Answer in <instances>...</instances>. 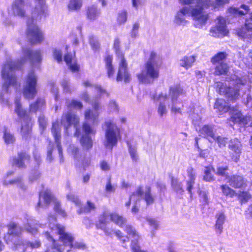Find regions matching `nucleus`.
Masks as SVG:
<instances>
[{"mask_svg":"<svg viewBox=\"0 0 252 252\" xmlns=\"http://www.w3.org/2000/svg\"><path fill=\"white\" fill-rule=\"evenodd\" d=\"M68 153L73 157L74 159L78 160L80 158V154L79 152V149L77 146H76L74 144H70L68 149Z\"/></svg>","mask_w":252,"mask_h":252,"instance_id":"40","label":"nucleus"},{"mask_svg":"<svg viewBox=\"0 0 252 252\" xmlns=\"http://www.w3.org/2000/svg\"><path fill=\"white\" fill-rule=\"evenodd\" d=\"M66 105L69 108H73L75 109H81L83 107L82 103L77 100H67L66 102Z\"/></svg>","mask_w":252,"mask_h":252,"instance_id":"52","label":"nucleus"},{"mask_svg":"<svg viewBox=\"0 0 252 252\" xmlns=\"http://www.w3.org/2000/svg\"><path fill=\"white\" fill-rule=\"evenodd\" d=\"M161 58L154 52H152L142 72L137 74L139 81L144 84L153 83L159 77V68L161 64Z\"/></svg>","mask_w":252,"mask_h":252,"instance_id":"4","label":"nucleus"},{"mask_svg":"<svg viewBox=\"0 0 252 252\" xmlns=\"http://www.w3.org/2000/svg\"><path fill=\"white\" fill-rule=\"evenodd\" d=\"M85 119L87 121H91L93 124L97 123L98 113L97 112H93L89 109L85 111Z\"/></svg>","mask_w":252,"mask_h":252,"instance_id":"35","label":"nucleus"},{"mask_svg":"<svg viewBox=\"0 0 252 252\" xmlns=\"http://www.w3.org/2000/svg\"><path fill=\"white\" fill-rule=\"evenodd\" d=\"M220 189L223 194L226 196H229L232 198L237 195V193L236 191L226 185H221Z\"/></svg>","mask_w":252,"mask_h":252,"instance_id":"38","label":"nucleus"},{"mask_svg":"<svg viewBox=\"0 0 252 252\" xmlns=\"http://www.w3.org/2000/svg\"><path fill=\"white\" fill-rule=\"evenodd\" d=\"M211 170L209 167H206L204 170V176L203 179L207 182H211L214 180L213 176L211 173Z\"/></svg>","mask_w":252,"mask_h":252,"instance_id":"59","label":"nucleus"},{"mask_svg":"<svg viewBox=\"0 0 252 252\" xmlns=\"http://www.w3.org/2000/svg\"><path fill=\"white\" fill-rule=\"evenodd\" d=\"M26 5L24 0H15L12 6V11L14 15L21 17L26 14Z\"/></svg>","mask_w":252,"mask_h":252,"instance_id":"20","label":"nucleus"},{"mask_svg":"<svg viewBox=\"0 0 252 252\" xmlns=\"http://www.w3.org/2000/svg\"><path fill=\"white\" fill-rule=\"evenodd\" d=\"M35 6L32 12V18L37 21L41 19V16L44 15L47 9L45 4L44 0H35Z\"/></svg>","mask_w":252,"mask_h":252,"instance_id":"18","label":"nucleus"},{"mask_svg":"<svg viewBox=\"0 0 252 252\" xmlns=\"http://www.w3.org/2000/svg\"><path fill=\"white\" fill-rule=\"evenodd\" d=\"M127 13L126 11H122L119 13L118 17V22L119 24H122L125 23L126 21Z\"/></svg>","mask_w":252,"mask_h":252,"instance_id":"63","label":"nucleus"},{"mask_svg":"<svg viewBox=\"0 0 252 252\" xmlns=\"http://www.w3.org/2000/svg\"><path fill=\"white\" fill-rule=\"evenodd\" d=\"M8 184H15L23 189H26V186L23 184L22 179L20 178H18L16 179L12 180L8 182H7L6 179H5L3 181V185H8Z\"/></svg>","mask_w":252,"mask_h":252,"instance_id":"47","label":"nucleus"},{"mask_svg":"<svg viewBox=\"0 0 252 252\" xmlns=\"http://www.w3.org/2000/svg\"><path fill=\"white\" fill-rule=\"evenodd\" d=\"M51 201H53L54 203V210L63 217H65L66 216L65 213L60 207V202L54 198L50 190L48 189L42 191L40 193L36 208L46 207Z\"/></svg>","mask_w":252,"mask_h":252,"instance_id":"7","label":"nucleus"},{"mask_svg":"<svg viewBox=\"0 0 252 252\" xmlns=\"http://www.w3.org/2000/svg\"><path fill=\"white\" fill-rule=\"evenodd\" d=\"M125 230L129 236L132 239L131 243H132V240H134V243H138L139 236L136 231L132 226L130 225H126Z\"/></svg>","mask_w":252,"mask_h":252,"instance_id":"34","label":"nucleus"},{"mask_svg":"<svg viewBox=\"0 0 252 252\" xmlns=\"http://www.w3.org/2000/svg\"><path fill=\"white\" fill-rule=\"evenodd\" d=\"M39 225L34 224L32 222H28L24 225V230L32 235H35L37 232V228Z\"/></svg>","mask_w":252,"mask_h":252,"instance_id":"42","label":"nucleus"},{"mask_svg":"<svg viewBox=\"0 0 252 252\" xmlns=\"http://www.w3.org/2000/svg\"><path fill=\"white\" fill-rule=\"evenodd\" d=\"M154 100L155 101H159V102L158 110L159 115L161 117L163 115L166 114L167 109L165 103L168 104L169 101H170L167 95L166 94H160L158 95V96H155L154 97Z\"/></svg>","mask_w":252,"mask_h":252,"instance_id":"19","label":"nucleus"},{"mask_svg":"<svg viewBox=\"0 0 252 252\" xmlns=\"http://www.w3.org/2000/svg\"><path fill=\"white\" fill-rule=\"evenodd\" d=\"M90 44L94 50H97L99 48V44L95 37L94 36H90L89 37Z\"/></svg>","mask_w":252,"mask_h":252,"instance_id":"58","label":"nucleus"},{"mask_svg":"<svg viewBox=\"0 0 252 252\" xmlns=\"http://www.w3.org/2000/svg\"><path fill=\"white\" fill-rule=\"evenodd\" d=\"M120 41L119 39H115L114 42V48L115 50L118 60H121V56H122V58H124L123 54L120 50Z\"/></svg>","mask_w":252,"mask_h":252,"instance_id":"56","label":"nucleus"},{"mask_svg":"<svg viewBox=\"0 0 252 252\" xmlns=\"http://www.w3.org/2000/svg\"><path fill=\"white\" fill-rule=\"evenodd\" d=\"M239 199L242 202H247L252 198V195L247 191H239L237 193Z\"/></svg>","mask_w":252,"mask_h":252,"instance_id":"55","label":"nucleus"},{"mask_svg":"<svg viewBox=\"0 0 252 252\" xmlns=\"http://www.w3.org/2000/svg\"><path fill=\"white\" fill-rule=\"evenodd\" d=\"M227 55L224 52H220L217 54L212 59V62L213 63H218L219 64L223 63V61L226 58Z\"/></svg>","mask_w":252,"mask_h":252,"instance_id":"50","label":"nucleus"},{"mask_svg":"<svg viewBox=\"0 0 252 252\" xmlns=\"http://www.w3.org/2000/svg\"><path fill=\"white\" fill-rule=\"evenodd\" d=\"M105 140L104 145L111 149L115 146L120 137V130L118 126L111 121L105 122Z\"/></svg>","mask_w":252,"mask_h":252,"instance_id":"5","label":"nucleus"},{"mask_svg":"<svg viewBox=\"0 0 252 252\" xmlns=\"http://www.w3.org/2000/svg\"><path fill=\"white\" fill-rule=\"evenodd\" d=\"M113 58L111 56H107L105 58V67L107 70V75L109 78L112 77L114 74V68L112 64Z\"/></svg>","mask_w":252,"mask_h":252,"instance_id":"32","label":"nucleus"},{"mask_svg":"<svg viewBox=\"0 0 252 252\" xmlns=\"http://www.w3.org/2000/svg\"><path fill=\"white\" fill-rule=\"evenodd\" d=\"M218 87L219 88L220 94H227L228 97H231L232 99L236 98L239 95L238 92L240 87L238 85L233 88L231 87H226L222 83L219 82L218 84Z\"/></svg>","mask_w":252,"mask_h":252,"instance_id":"17","label":"nucleus"},{"mask_svg":"<svg viewBox=\"0 0 252 252\" xmlns=\"http://www.w3.org/2000/svg\"><path fill=\"white\" fill-rule=\"evenodd\" d=\"M214 108L222 113L227 112L229 108H230L228 103L223 99H217Z\"/></svg>","mask_w":252,"mask_h":252,"instance_id":"30","label":"nucleus"},{"mask_svg":"<svg viewBox=\"0 0 252 252\" xmlns=\"http://www.w3.org/2000/svg\"><path fill=\"white\" fill-rule=\"evenodd\" d=\"M228 147L231 150L230 154L232 159L235 162H237L242 150V145L240 142L236 138L232 139L229 142Z\"/></svg>","mask_w":252,"mask_h":252,"instance_id":"15","label":"nucleus"},{"mask_svg":"<svg viewBox=\"0 0 252 252\" xmlns=\"http://www.w3.org/2000/svg\"><path fill=\"white\" fill-rule=\"evenodd\" d=\"M215 218V230L217 234H220L223 229V225L225 221L226 216L223 212H219L216 214Z\"/></svg>","mask_w":252,"mask_h":252,"instance_id":"25","label":"nucleus"},{"mask_svg":"<svg viewBox=\"0 0 252 252\" xmlns=\"http://www.w3.org/2000/svg\"><path fill=\"white\" fill-rule=\"evenodd\" d=\"M83 85L85 87H93L95 88L98 92H99L100 94H106L108 96L109 94L106 92V91L102 89L100 86L95 85V84H92L88 80H85L82 83Z\"/></svg>","mask_w":252,"mask_h":252,"instance_id":"45","label":"nucleus"},{"mask_svg":"<svg viewBox=\"0 0 252 252\" xmlns=\"http://www.w3.org/2000/svg\"><path fill=\"white\" fill-rule=\"evenodd\" d=\"M229 113L231 115L230 121L234 123L242 124L246 125L248 123V118L242 115L241 113L236 108L232 107L230 108Z\"/></svg>","mask_w":252,"mask_h":252,"instance_id":"21","label":"nucleus"},{"mask_svg":"<svg viewBox=\"0 0 252 252\" xmlns=\"http://www.w3.org/2000/svg\"><path fill=\"white\" fill-rule=\"evenodd\" d=\"M171 185L174 190L177 193H181L183 192L181 184L177 179L172 178Z\"/></svg>","mask_w":252,"mask_h":252,"instance_id":"53","label":"nucleus"},{"mask_svg":"<svg viewBox=\"0 0 252 252\" xmlns=\"http://www.w3.org/2000/svg\"><path fill=\"white\" fill-rule=\"evenodd\" d=\"M99 14V12L95 6L93 5L88 8L87 16L89 19L91 20L94 19L98 16Z\"/></svg>","mask_w":252,"mask_h":252,"instance_id":"43","label":"nucleus"},{"mask_svg":"<svg viewBox=\"0 0 252 252\" xmlns=\"http://www.w3.org/2000/svg\"><path fill=\"white\" fill-rule=\"evenodd\" d=\"M185 94L183 87L180 84H175L170 88L169 94L167 96L171 102H175L179 96Z\"/></svg>","mask_w":252,"mask_h":252,"instance_id":"22","label":"nucleus"},{"mask_svg":"<svg viewBox=\"0 0 252 252\" xmlns=\"http://www.w3.org/2000/svg\"><path fill=\"white\" fill-rule=\"evenodd\" d=\"M3 138L5 143L7 144H13L15 140L13 135L10 131L6 130L4 132Z\"/></svg>","mask_w":252,"mask_h":252,"instance_id":"51","label":"nucleus"},{"mask_svg":"<svg viewBox=\"0 0 252 252\" xmlns=\"http://www.w3.org/2000/svg\"><path fill=\"white\" fill-rule=\"evenodd\" d=\"M15 112L21 118H25L27 116L26 112L22 108L21 103L18 100L15 101Z\"/></svg>","mask_w":252,"mask_h":252,"instance_id":"44","label":"nucleus"},{"mask_svg":"<svg viewBox=\"0 0 252 252\" xmlns=\"http://www.w3.org/2000/svg\"><path fill=\"white\" fill-rule=\"evenodd\" d=\"M31 126L29 123L26 124L25 125H22L21 128V134L23 137L27 138L30 133Z\"/></svg>","mask_w":252,"mask_h":252,"instance_id":"57","label":"nucleus"},{"mask_svg":"<svg viewBox=\"0 0 252 252\" xmlns=\"http://www.w3.org/2000/svg\"><path fill=\"white\" fill-rule=\"evenodd\" d=\"M144 199L147 204H152L154 201V198L151 193V189L149 187H147L144 192Z\"/></svg>","mask_w":252,"mask_h":252,"instance_id":"54","label":"nucleus"},{"mask_svg":"<svg viewBox=\"0 0 252 252\" xmlns=\"http://www.w3.org/2000/svg\"><path fill=\"white\" fill-rule=\"evenodd\" d=\"M218 21L217 26L210 30V33L214 37H223L228 33L225 20L223 17H219L218 18Z\"/></svg>","mask_w":252,"mask_h":252,"instance_id":"12","label":"nucleus"},{"mask_svg":"<svg viewBox=\"0 0 252 252\" xmlns=\"http://www.w3.org/2000/svg\"><path fill=\"white\" fill-rule=\"evenodd\" d=\"M49 227L52 230V235L49 232L44 233L45 237L52 242V249L57 252H63L65 247H70L73 241V237L69 233H65L64 227L56 223V219L54 216H49Z\"/></svg>","mask_w":252,"mask_h":252,"instance_id":"2","label":"nucleus"},{"mask_svg":"<svg viewBox=\"0 0 252 252\" xmlns=\"http://www.w3.org/2000/svg\"><path fill=\"white\" fill-rule=\"evenodd\" d=\"M61 128L60 127L59 123L58 122H54L52 124V133L54 137L55 142L57 144V147L58 148L59 157L60 158L61 162L63 161V152L62 146L61 145Z\"/></svg>","mask_w":252,"mask_h":252,"instance_id":"14","label":"nucleus"},{"mask_svg":"<svg viewBox=\"0 0 252 252\" xmlns=\"http://www.w3.org/2000/svg\"><path fill=\"white\" fill-rule=\"evenodd\" d=\"M212 3L210 0H199L195 7H184L177 13L175 18V22L179 25H185L187 21L184 16L186 15L191 16L195 21L194 25L196 27L200 28L204 25L207 19L208 14L203 9L208 7Z\"/></svg>","mask_w":252,"mask_h":252,"instance_id":"3","label":"nucleus"},{"mask_svg":"<svg viewBox=\"0 0 252 252\" xmlns=\"http://www.w3.org/2000/svg\"><path fill=\"white\" fill-rule=\"evenodd\" d=\"M111 220V213L108 212H105L100 217L98 222L96 226L98 228L102 229L106 235L110 236L112 235L113 230L108 228L106 227V225Z\"/></svg>","mask_w":252,"mask_h":252,"instance_id":"13","label":"nucleus"},{"mask_svg":"<svg viewBox=\"0 0 252 252\" xmlns=\"http://www.w3.org/2000/svg\"><path fill=\"white\" fill-rule=\"evenodd\" d=\"M119 69L117 76V81L124 80L125 82H129L130 80V75L127 70V64L124 58L121 56V60H119Z\"/></svg>","mask_w":252,"mask_h":252,"instance_id":"11","label":"nucleus"},{"mask_svg":"<svg viewBox=\"0 0 252 252\" xmlns=\"http://www.w3.org/2000/svg\"><path fill=\"white\" fill-rule=\"evenodd\" d=\"M228 170L227 166H219L216 169H214V171L217 175L224 177L227 180V177L229 176L227 172Z\"/></svg>","mask_w":252,"mask_h":252,"instance_id":"41","label":"nucleus"},{"mask_svg":"<svg viewBox=\"0 0 252 252\" xmlns=\"http://www.w3.org/2000/svg\"><path fill=\"white\" fill-rule=\"evenodd\" d=\"M29 159L30 157L26 153H20L18 154L17 158L13 159V165L19 168H23L25 167V162Z\"/></svg>","mask_w":252,"mask_h":252,"instance_id":"26","label":"nucleus"},{"mask_svg":"<svg viewBox=\"0 0 252 252\" xmlns=\"http://www.w3.org/2000/svg\"><path fill=\"white\" fill-rule=\"evenodd\" d=\"M29 60L32 64L40 63L42 60L41 53L39 50L32 51L28 48H23L22 56L17 63L7 60L3 64L1 70V77L3 80L2 94L7 93L9 88L16 84V78L13 74V71L20 68Z\"/></svg>","mask_w":252,"mask_h":252,"instance_id":"1","label":"nucleus"},{"mask_svg":"<svg viewBox=\"0 0 252 252\" xmlns=\"http://www.w3.org/2000/svg\"><path fill=\"white\" fill-rule=\"evenodd\" d=\"M8 232L5 235L4 239L8 243V242L12 241L13 238L19 236L22 231L21 226L14 222H10L7 225Z\"/></svg>","mask_w":252,"mask_h":252,"instance_id":"16","label":"nucleus"},{"mask_svg":"<svg viewBox=\"0 0 252 252\" xmlns=\"http://www.w3.org/2000/svg\"><path fill=\"white\" fill-rule=\"evenodd\" d=\"M200 134L209 140L215 139V134L213 128L209 126H204L200 130Z\"/></svg>","mask_w":252,"mask_h":252,"instance_id":"28","label":"nucleus"},{"mask_svg":"<svg viewBox=\"0 0 252 252\" xmlns=\"http://www.w3.org/2000/svg\"><path fill=\"white\" fill-rule=\"evenodd\" d=\"M37 76L32 70L30 71L25 79L23 88V95L28 99H33L37 94Z\"/></svg>","mask_w":252,"mask_h":252,"instance_id":"6","label":"nucleus"},{"mask_svg":"<svg viewBox=\"0 0 252 252\" xmlns=\"http://www.w3.org/2000/svg\"><path fill=\"white\" fill-rule=\"evenodd\" d=\"M27 35L32 43L40 42L43 39L42 34L33 19H29L27 21Z\"/></svg>","mask_w":252,"mask_h":252,"instance_id":"9","label":"nucleus"},{"mask_svg":"<svg viewBox=\"0 0 252 252\" xmlns=\"http://www.w3.org/2000/svg\"><path fill=\"white\" fill-rule=\"evenodd\" d=\"M229 70V67L227 64L224 63H221L216 66L215 73L220 75L226 74Z\"/></svg>","mask_w":252,"mask_h":252,"instance_id":"39","label":"nucleus"},{"mask_svg":"<svg viewBox=\"0 0 252 252\" xmlns=\"http://www.w3.org/2000/svg\"><path fill=\"white\" fill-rule=\"evenodd\" d=\"M195 60L193 56L184 57L180 61V64L186 68L190 67Z\"/></svg>","mask_w":252,"mask_h":252,"instance_id":"37","label":"nucleus"},{"mask_svg":"<svg viewBox=\"0 0 252 252\" xmlns=\"http://www.w3.org/2000/svg\"><path fill=\"white\" fill-rule=\"evenodd\" d=\"M189 180L187 181V189L189 193H191V189L193 185L194 184V180L195 178V174L193 169L192 167L188 168L187 170Z\"/></svg>","mask_w":252,"mask_h":252,"instance_id":"29","label":"nucleus"},{"mask_svg":"<svg viewBox=\"0 0 252 252\" xmlns=\"http://www.w3.org/2000/svg\"><path fill=\"white\" fill-rule=\"evenodd\" d=\"M64 60L72 71L75 72L79 70V65L77 64L76 61L73 58L72 55L67 54L64 56Z\"/></svg>","mask_w":252,"mask_h":252,"instance_id":"27","label":"nucleus"},{"mask_svg":"<svg viewBox=\"0 0 252 252\" xmlns=\"http://www.w3.org/2000/svg\"><path fill=\"white\" fill-rule=\"evenodd\" d=\"M53 56L55 60L58 63L62 61V51L57 49H54L53 50Z\"/></svg>","mask_w":252,"mask_h":252,"instance_id":"60","label":"nucleus"},{"mask_svg":"<svg viewBox=\"0 0 252 252\" xmlns=\"http://www.w3.org/2000/svg\"><path fill=\"white\" fill-rule=\"evenodd\" d=\"M82 129L85 134L82 136L80 140V144L84 149L89 150L93 146V141L89 135L94 134L95 131L87 122L83 124Z\"/></svg>","mask_w":252,"mask_h":252,"instance_id":"10","label":"nucleus"},{"mask_svg":"<svg viewBox=\"0 0 252 252\" xmlns=\"http://www.w3.org/2000/svg\"><path fill=\"white\" fill-rule=\"evenodd\" d=\"M227 139L225 137L220 136H215V139L214 140L218 143L220 147H223L225 146L227 143Z\"/></svg>","mask_w":252,"mask_h":252,"instance_id":"62","label":"nucleus"},{"mask_svg":"<svg viewBox=\"0 0 252 252\" xmlns=\"http://www.w3.org/2000/svg\"><path fill=\"white\" fill-rule=\"evenodd\" d=\"M79 122L80 119L76 114L70 112L64 114L62 117L61 124L65 129V134L66 135H68V129L71 126H73L76 129L74 136L78 137L80 134V130L77 127Z\"/></svg>","mask_w":252,"mask_h":252,"instance_id":"8","label":"nucleus"},{"mask_svg":"<svg viewBox=\"0 0 252 252\" xmlns=\"http://www.w3.org/2000/svg\"><path fill=\"white\" fill-rule=\"evenodd\" d=\"M45 101L44 99H38L37 101L33 104H32L30 107V111L31 112H36L39 109L44 105Z\"/></svg>","mask_w":252,"mask_h":252,"instance_id":"46","label":"nucleus"},{"mask_svg":"<svg viewBox=\"0 0 252 252\" xmlns=\"http://www.w3.org/2000/svg\"><path fill=\"white\" fill-rule=\"evenodd\" d=\"M23 245L31 247L32 249H36L41 246V242L39 240H36L33 242H25V243H23Z\"/></svg>","mask_w":252,"mask_h":252,"instance_id":"61","label":"nucleus"},{"mask_svg":"<svg viewBox=\"0 0 252 252\" xmlns=\"http://www.w3.org/2000/svg\"><path fill=\"white\" fill-rule=\"evenodd\" d=\"M147 221L152 229H157L158 227V222L154 219L147 218Z\"/></svg>","mask_w":252,"mask_h":252,"instance_id":"64","label":"nucleus"},{"mask_svg":"<svg viewBox=\"0 0 252 252\" xmlns=\"http://www.w3.org/2000/svg\"><path fill=\"white\" fill-rule=\"evenodd\" d=\"M94 204L93 203L88 201L86 205L84 206L83 207H82L80 208V211L78 212V213H88L91 212L92 211L94 210Z\"/></svg>","mask_w":252,"mask_h":252,"instance_id":"48","label":"nucleus"},{"mask_svg":"<svg viewBox=\"0 0 252 252\" xmlns=\"http://www.w3.org/2000/svg\"><path fill=\"white\" fill-rule=\"evenodd\" d=\"M111 221L119 226L123 227L126 220L123 217L116 213H111Z\"/></svg>","mask_w":252,"mask_h":252,"instance_id":"36","label":"nucleus"},{"mask_svg":"<svg viewBox=\"0 0 252 252\" xmlns=\"http://www.w3.org/2000/svg\"><path fill=\"white\" fill-rule=\"evenodd\" d=\"M249 10V7L245 5H242L240 8L230 7L229 12L236 16H241L246 14Z\"/></svg>","mask_w":252,"mask_h":252,"instance_id":"33","label":"nucleus"},{"mask_svg":"<svg viewBox=\"0 0 252 252\" xmlns=\"http://www.w3.org/2000/svg\"><path fill=\"white\" fill-rule=\"evenodd\" d=\"M226 182L233 188H240L246 185V182L241 176L238 175H233L227 177Z\"/></svg>","mask_w":252,"mask_h":252,"instance_id":"24","label":"nucleus"},{"mask_svg":"<svg viewBox=\"0 0 252 252\" xmlns=\"http://www.w3.org/2000/svg\"><path fill=\"white\" fill-rule=\"evenodd\" d=\"M143 194V191L142 188L139 187L129 197V201L126 203V206L127 207H129L131 201L134 204L136 200H140L141 195Z\"/></svg>","mask_w":252,"mask_h":252,"instance_id":"31","label":"nucleus"},{"mask_svg":"<svg viewBox=\"0 0 252 252\" xmlns=\"http://www.w3.org/2000/svg\"><path fill=\"white\" fill-rule=\"evenodd\" d=\"M238 35L242 38H249L252 36V13L250 19L246 20L245 27L238 32Z\"/></svg>","mask_w":252,"mask_h":252,"instance_id":"23","label":"nucleus"},{"mask_svg":"<svg viewBox=\"0 0 252 252\" xmlns=\"http://www.w3.org/2000/svg\"><path fill=\"white\" fill-rule=\"evenodd\" d=\"M82 6L81 0H70L68 7L70 10H77Z\"/></svg>","mask_w":252,"mask_h":252,"instance_id":"49","label":"nucleus"}]
</instances>
